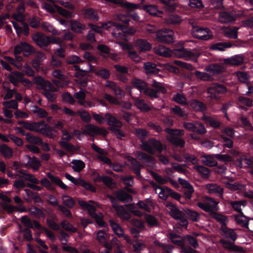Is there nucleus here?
Returning a JSON list of instances; mask_svg holds the SVG:
<instances>
[{"mask_svg": "<svg viewBox=\"0 0 253 253\" xmlns=\"http://www.w3.org/2000/svg\"><path fill=\"white\" fill-rule=\"evenodd\" d=\"M34 124L36 125L37 131L41 126H43V127L41 129V131H43L46 134L50 133L52 130V127L46 124L44 121H41L38 122H35Z\"/></svg>", "mask_w": 253, "mask_h": 253, "instance_id": "44", "label": "nucleus"}, {"mask_svg": "<svg viewBox=\"0 0 253 253\" xmlns=\"http://www.w3.org/2000/svg\"><path fill=\"white\" fill-rule=\"evenodd\" d=\"M144 68L147 75L156 74L159 70L156 68L155 64L151 62H146L144 64Z\"/></svg>", "mask_w": 253, "mask_h": 253, "instance_id": "42", "label": "nucleus"}, {"mask_svg": "<svg viewBox=\"0 0 253 253\" xmlns=\"http://www.w3.org/2000/svg\"><path fill=\"white\" fill-rule=\"evenodd\" d=\"M105 86L112 89L114 94L120 98H123L125 95V92L116 83L107 81L106 83Z\"/></svg>", "mask_w": 253, "mask_h": 253, "instance_id": "13", "label": "nucleus"}, {"mask_svg": "<svg viewBox=\"0 0 253 253\" xmlns=\"http://www.w3.org/2000/svg\"><path fill=\"white\" fill-rule=\"evenodd\" d=\"M23 77V74L18 71L11 72L8 76L9 81L15 86H18L20 80Z\"/></svg>", "mask_w": 253, "mask_h": 253, "instance_id": "21", "label": "nucleus"}, {"mask_svg": "<svg viewBox=\"0 0 253 253\" xmlns=\"http://www.w3.org/2000/svg\"><path fill=\"white\" fill-rule=\"evenodd\" d=\"M92 149L95 151L96 152L100 154L101 155H99L97 157V159L99 160L100 161L103 162L104 164H106L107 165H112L111 160L106 156H103L106 154V152L102 149L98 147L96 144L93 143L91 145Z\"/></svg>", "mask_w": 253, "mask_h": 253, "instance_id": "17", "label": "nucleus"}, {"mask_svg": "<svg viewBox=\"0 0 253 253\" xmlns=\"http://www.w3.org/2000/svg\"><path fill=\"white\" fill-rule=\"evenodd\" d=\"M161 3L163 4L164 9L168 12L175 10L176 4L175 0H159Z\"/></svg>", "mask_w": 253, "mask_h": 253, "instance_id": "32", "label": "nucleus"}, {"mask_svg": "<svg viewBox=\"0 0 253 253\" xmlns=\"http://www.w3.org/2000/svg\"><path fill=\"white\" fill-rule=\"evenodd\" d=\"M206 189L210 194H215L218 196L219 198H222L223 189L214 183H210L206 185Z\"/></svg>", "mask_w": 253, "mask_h": 253, "instance_id": "18", "label": "nucleus"}, {"mask_svg": "<svg viewBox=\"0 0 253 253\" xmlns=\"http://www.w3.org/2000/svg\"><path fill=\"white\" fill-rule=\"evenodd\" d=\"M232 44L228 42H219L213 44L211 46V49L213 50L223 51L227 48L231 47Z\"/></svg>", "mask_w": 253, "mask_h": 253, "instance_id": "37", "label": "nucleus"}, {"mask_svg": "<svg viewBox=\"0 0 253 253\" xmlns=\"http://www.w3.org/2000/svg\"><path fill=\"white\" fill-rule=\"evenodd\" d=\"M227 91L226 87L219 83L211 84L207 89V92L211 99L217 100Z\"/></svg>", "mask_w": 253, "mask_h": 253, "instance_id": "3", "label": "nucleus"}, {"mask_svg": "<svg viewBox=\"0 0 253 253\" xmlns=\"http://www.w3.org/2000/svg\"><path fill=\"white\" fill-rule=\"evenodd\" d=\"M0 152L2 156L7 159H10L13 155L12 149L6 144L0 145Z\"/></svg>", "mask_w": 253, "mask_h": 253, "instance_id": "41", "label": "nucleus"}, {"mask_svg": "<svg viewBox=\"0 0 253 253\" xmlns=\"http://www.w3.org/2000/svg\"><path fill=\"white\" fill-rule=\"evenodd\" d=\"M210 216L221 223V228L227 226L226 223L228 221V219L226 216L220 214L214 211V214H211Z\"/></svg>", "mask_w": 253, "mask_h": 253, "instance_id": "40", "label": "nucleus"}, {"mask_svg": "<svg viewBox=\"0 0 253 253\" xmlns=\"http://www.w3.org/2000/svg\"><path fill=\"white\" fill-rule=\"evenodd\" d=\"M210 29L207 28H202L197 26H192L191 33L196 39L206 41L210 39L211 36L209 34Z\"/></svg>", "mask_w": 253, "mask_h": 253, "instance_id": "6", "label": "nucleus"}, {"mask_svg": "<svg viewBox=\"0 0 253 253\" xmlns=\"http://www.w3.org/2000/svg\"><path fill=\"white\" fill-rule=\"evenodd\" d=\"M72 169L76 172H80L85 168V164L82 160H73L71 162Z\"/></svg>", "mask_w": 253, "mask_h": 253, "instance_id": "45", "label": "nucleus"}, {"mask_svg": "<svg viewBox=\"0 0 253 253\" xmlns=\"http://www.w3.org/2000/svg\"><path fill=\"white\" fill-rule=\"evenodd\" d=\"M115 211L122 219L128 220L130 218V214L122 206H120L119 208L117 209Z\"/></svg>", "mask_w": 253, "mask_h": 253, "instance_id": "52", "label": "nucleus"}, {"mask_svg": "<svg viewBox=\"0 0 253 253\" xmlns=\"http://www.w3.org/2000/svg\"><path fill=\"white\" fill-rule=\"evenodd\" d=\"M184 128L188 131L195 132L199 135H204L207 132L204 125L200 122H185L183 124Z\"/></svg>", "mask_w": 253, "mask_h": 253, "instance_id": "5", "label": "nucleus"}, {"mask_svg": "<svg viewBox=\"0 0 253 253\" xmlns=\"http://www.w3.org/2000/svg\"><path fill=\"white\" fill-rule=\"evenodd\" d=\"M59 143L62 147L69 152H73L77 150L75 147L70 143H68L64 140H60Z\"/></svg>", "mask_w": 253, "mask_h": 253, "instance_id": "61", "label": "nucleus"}, {"mask_svg": "<svg viewBox=\"0 0 253 253\" xmlns=\"http://www.w3.org/2000/svg\"><path fill=\"white\" fill-rule=\"evenodd\" d=\"M46 175L53 183L57 185L62 189H68V187L65 185L58 177L54 176L50 172H47Z\"/></svg>", "mask_w": 253, "mask_h": 253, "instance_id": "35", "label": "nucleus"}, {"mask_svg": "<svg viewBox=\"0 0 253 253\" xmlns=\"http://www.w3.org/2000/svg\"><path fill=\"white\" fill-rule=\"evenodd\" d=\"M202 120L204 121L207 125L215 129L219 128L221 126V123L220 122L217 121L216 119L209 116L206 115H203Z\"/></svg>", "mask_w": 253, "mask_h": 253, "instance_id": "22", "label": "nucleus"}, {"mask_svg": "<svg viewBox=\"0 0 253 253\" xmlns=\"http://www.w3.org/2000/svg\"><path fill=\"white\" fill-rule=\"evenodd\" d=\"M182 22L180 16L176 14L170 15L166 19V22L169 25H176Z\"/></svg>", "mask_w": 253, "mask_h": 253, "instance_id": "49", "label": "nucleus"}, {"mask_svg": "<svg viewBox=\"0 0 253 253\" xmlns=\"http://www.w3.org/2000/svg\"><path fill=\"white\" fill-rule=\"evenodd\" d=\"M66 62L68 64H75L83 63L84 61L80 57L73 55L67 57Z\"/></svg>", "mask_w": 253, "mask_h": 253, "instance_id": "63", "label": "nucleus"}, {"mask_svg": "<svg viewBox=\"0 0 253 253\" xmlns=\"http://www.w3.org/2000/svg\"><path fill=\"white\" fill-rule=\"evenodd\" d=\"M180 52L182 56L194 62H197L198 58L200 55V54L198 52H193L186 49H182L180 50Z\"/></svg>", "mask_w": 253, "mask_h": 253, "instance_id": "24", "label": "nucleus"}, {"mask_svg": "<svg viewBox=\"0 0 253 253\" xmlns=\"http://www.w3.org/2000/svg\"><path fill=\"white\" fill-rule=\"evenodd\" d=\"M220 243L222 245L224 248L228 250L230 252L238 253H242L244 251L242 247L235 245L233 241L231 242L220 239Z\"/></svg>", "mask_w": 253, "mask_h": 253, "instance_id": "9", "label": "nucleus"}, {"mask_svg": "<svg viewBox=\"0 0 253 253\" xmlns=\"http://www.w3.org/2000/svg\"><path fill=\"white\" fill-rule=\"evenodd\" d=\"M149 142L152 147L154 152L157 151L159 153H161L164 149V146L160 140L155 138H151L149 139Z\"/></svg>", "mask_w": 253, "mask_h": 253, "instance_id": "28", "label": "nucleus"}, {"mask_svg": "<svg viewBox=\"0 0 253 253\" xmlns=\"http://www.w3.org/2000/svg\"><path fill=\"white\" fill-rule=\"evenodd\" d=\"M207 71L212 73L213 75H216L223 72V68L219 64H213L210 65L207 68Z\"/></svg>", "mask_w": 253, "mask_h": 253, "instance_id": "47", "label": "nucleus"}, {"mask_svg": "<svg viewBox=\"0 0 253 253\" xmlns=\"http://www.w3.org/2000/svg\"><path fill=\"white\" fill-rule=\"evenodd\" d=\"M127 159L131 163V170L136 174L138 179L141 178V169L143 168V166L139 161L132 157L128 156Z\"/></svg>", "mask_w": 253, "mask_h": 253, "instance_id": "10", "label": "nucleus"}, {"mask_svg": "<svg viewBox=\"0 0 253 253\" xmlns=\"http://www.w3.org/2000/svg\"><path fill=\"white\" fill-rule=\"evenodd\" d=\"M235 12L222 11L219 14V21L222 23H234L236 20Z\"/></svg>", "mask_w": 253, "mask_h": 253, "instance_id": "8", "label": "nucleus"}, {"mask_svg": "<svg viewBox=\"0 0 253 253\" xmlns=\"http://www.w3.org/2000/svg\"><path fill=\"white\" fill-rule=\"evenodd\" d=\"M115 195L119 201L122 202H127L132 200L131 196L122 189H120L116 191Z\"/></svg>", "mask_w": 253, "mask_h": 253, "instance_id": "25", "label": "nucleus"}, {"mask_svg": "<svg viewBox=\"0 0 253 253\" xmlns=\"http://www.w3.org/2000/svg\"><path fill=\"white\" fill-rule=\"evenodd\" d=\"M31 110L33 114H37V116L40 118H45L47 117V112L43 109L40 108L38 106H32Z\"/></svg>", "mask_w": 253, "mask_h": 253, "instance_id": "43", "label": "nucleus"}, {"mask_svg": "<svg viewBox=\"0 0 253 253\" xmlns=\"http://www.w3.org/2000/svg\"><path fill=\"white\" fill-rule=\"evenodd\" d=\"M70 26L71 30L79 34H82L84 31L86 29L85 25L82 24L77 20H72L70 21Z\"/></svg>", "mask_w": 253, "mask_h": 253, "instance_id": "16", "label": "nucleus"}, {"mask_svg": "<svg viewBox=\"0 0 253 253\" xmlns=\"http://www.w3.org/2000/svg\"><path fill=\"white\" fill-rule=\"evenodd\" d=\"M62 200L64 204L68 208H72L75 204V202L74 199L69 196H63L62 197Z\"/></svg>", "mask_w": 253, "mask_h": 253, "instance_id": "60", "label": "nucleus"}, {"mask_svg": "<svg viewBox=\"0 0 253 253\" xmlns=\"http://www.w3.org/2000/svg\"><path fill=\"white\" fill-rule=\"evenodd\" d=\"M78 204L83 209L86 210L92 217L97 214L95 213L96 208L93 206L83 200H79Z\"/></svg>", "mask_w": 253, "mask_h": 253, "instance_id": "29", "label": "nucleus"}, {"mask_svg": "<svg viewBox=\"0 0 253 253\" xmlns=\"http://www.w3.org/2000/svg\"><path fill=\"white\" fill-rule=\"evenodd\" d=\"M132 84L135 88H137L141 93H143L145 89L148 86L147 83L137 78H134L132 80Z\"/></svg>", "mask_w": 253, "mask_h": 253, "instance_id": "30", "label": "nucleus"}, {"mask_svg": "<svg viewBox=\"0 0 253 253\" xmlns=\"http://www.w3.org/2000/svg\"><path fill=\"white\" fill-rule=\"evenodd\" d=\"M236 76L239 81L243 83H248L250 81V76L245 72L238 71L235 73Z\"/></svg>", "mask_w": 253, "mask_h": 253, "instance_id": "53", "label": "nucleus"}, {"mask_svg": "<svg viewBox=\"0 0 253 253\" xmlns=\"http://www.w3.org/2000/svg\"><path fill=\"white\" fill-rule=\"evenodd\" d=\"M170 215L172 218L176 220L180 219L183 215H185V211H180L177 208L171 209Z\"/></svg>", "mask_w": 253, "mask_h": 253, "instance_id": "59", "label": "nucleus"}, {"mask_svg": "<svg viewBox=\"0 0 253 253\" xmlns=\"http://www.w3.org/2000/svg\"><path fill=\"white\" fill-rule=\"evenodd\" d=\"M173 100L177 103L182 105L188 104L186 102V97L184 96V95L179 93H177L173 95Z\"/></svg>", "mask_w": 253, "mask_h": 253, "instance_id": "62", "label": "nucleus"}, {"mask_svg": "<svg viewBox=\"0 0 253 253\" xmlns=\"http://www.w3.org/2000/svg\"><path fill=\"white\" fill-rule=\"evenodd\" d=\"M134 103L136 107L142 112H148L151 110L150 107L143 99L137 98L134 100Z\"/></svg>", "mask_w": 253, "mask_h": 253, "instance_id": "36", "label": "nucleus"}, {"mask_svg": "<svg viewBox=\"0 0 253 253\" xmlns=\"http://www.w3.org/2000/svg\"><path fill=\"white\" fill-rule=\"evenodd\" d=\"M98 50L102 53L105 54V58H109L112 60H116L117 57V54L111 53V49L106 45L101 44L97 46Z\"/></svg>", "mask_w": 253, "mask_h": 253, "instance_id": "20", "label": "nucleus"}, {"mask_svg": "<svg viewBox=\"0 0 253 253\" xmlns=\"http://www.w3.org/2000/svg\"><path fill=\"white\" fill-rule=\"evenodd\" d=\"M156 39L158 42L166 44L174 42L175 37L173 30L167 28H163L156 32Z\"/></svg>", "mask_w": 253, "mask_h": 253, "instance_id": "2", "label": "nucleus"}, {"mask_svg": "<svg viewBox=\"0 0 253 253\" xmlns=\"http://www.w3.org/2000/svg\"><path fill=\"white\" fill-rule=\"evenodd\" d=\"M167 138L170 143L176 146L183 147L185 145V141L181 138L175 136H167Z\"/></svg>", "mask_w": 253, "mask_h": 253, "instance_id": "38", "label": "nucleus"}, {"mask_svg": "<svg viewBox=\"0 0 253 253\" xmlns=\"http://www.w3.org/2000/svg\"><path fill=\"white\" fill-rule=\"evenodd\" d=\"M84 16L85 19L92 22H97L99 19L97 11L93 8L89 7L84 10Z\"/></svg>", "mask_w": 253, "mask_h": 253, "instance_id": "15", "label": "nucleus"}, {"mask_svg": "<svg viewBox=\"0 0 253 253\" xmlns=\"http://www.w3.org/2000/svg\"><path fill=\"white\" fill-rule=\"evenodd\" d=\"M146 221L151 227L157 226L159 224L157 219L151 214L146 215Z\"/></svg>", "mask_w": 253, "mask_h": 253, "instance_id": "64", "label": "nucleus"}, {"mask_svg": "<svg viewBox=\"0 0 253 253\" xmlns=\"http://www.w3.org/2000/svg\"><path fill=\"white\" fill-rule=\"evenodd\" d=\"M188 105L197 112L204 113L207 110L206 104L198 99H193L190 100Z\"/></svg>", "mask_w": 253, "mask_h": 253, "instance_id": "12", "label": "nucleus"}, {"mask_svg": "<svg viewBox=\"0 0 253 253\" xmlns=\"http://www.w3.org/2000/svg\"><path fill=\"white\" fill-rule=\"evenodd\" d=\"M96 223L101 227H106L107 223L103 219V215L101 213H97L92 217Z\"/></svg>", "mask_w": 253, "mask_h": 253, "instance_id": "55", "label": "nucleus"}, {"mask_svg": "<svg viewBox=\"0 0 253 253\" xmlns=\"http://www.w3.org/2000/svg\"><path fill=\"white\" fill-rule=\"evenodd\" d=\"M234 220L236 223L240 225L241 227L248 228L249 222L250 219L248 217L244 214V216H241V214L234 215Z\"/></svg>", "mask_w": 253, "mask_h": 253, "instance_id": "26", "label": "nucleus"}, {"mask_svg": "<svg viewBox=\"0 0 253 253\" xmlns=\"http://www.w3.org/2000/svg\"><path fill=\"white\" fill-rule=\"evenodd\" d=\"M29 211L31 214L37 217L45 218V214L42 211V209L36 207V206H32L29 209Z\"/></svg>", "mask_w": 253, "mask_h": 253, "instance_id": "50", "label": "nucleus"}, {"mask_svg": "<svg viewBox=\"0 0 253 253\" xmlns=\"http://www.w3.org/2000/svg\"><path fill=\"white\" fill-rule=\"evenodd\" d=\"M221 235L225 238L230 239L232 242H235L237 236L234 230L226 226L220 228Z\"/></svg>", "mask_w": 253, "mask_h": 253, "instance_id": "23", "label": "nucleus"}, {"mask_svg": "<svg viewBox=\"0 0 253 253\" xmlns=\"http://www.w3.org/2000/svg\"><path fill=\"white\" fill-rule=\"evenodd\" d=\"M136 157L139 160L144 161L146 163L151 164L155 163V158L154 157L141 151H137L136 152Z\"/></svg>", "mask_w": 253, "mask_h": 253, "instance_id": "31", "label": "nucleus"}, {"mask_svg": "<svg viewBox=\"0 0 253 253\" xmlns=\"http://www.w3.org/2000/svg\"><path fill=\"white\" fill-rule=\"evenodd\" d=\"M32 39L41 47H46L51 42L49 37L39 33L34 34Z\"/></svg>", "mask_w": 253, "mask_h": 253, "instance_id": "7", "label": "nucleus"}, {"mask_svg": "<svg viewBox=\"0 0 253 253\" xmlns=\"http://www.w3.org/2000/svg\"><path fill=\"white\" fill-rule=\"evenodd\" d=\"M76 185H80L92 192H96V188L92 184L81 178L78 179Z\"/></svg>", "mask_w": 253, "mask_h": 253, "instance_id": "46", "label": "nucleus"}, {"mask_svg": "<svg viewBox=\"0 0 253 253\" xmlns=\"http://www.w3.org/2000/svg\"><path fill=\"white\" fill-rule=\"evenodd\" d=\"M196 170L200 173L203 178H208L210 176L211 170L207 167L202 165L197 166Z\"/></svg>", "mask_w": 253, "mask_h": 253, "instance_id": "51", "label": "nucleus"}, {"mask_svg": "<svg viewBox=\"0 0 253 253\" xmlns=\"http://www.w3.org/2000/svg\"><path fill=\"white\" fill-rule=\"evenodd\" d=\"M95 74L97 76L104 79H108L110 76V71L105 68H101L97 70L95 72Z\"/></svg>", "mask_w": 253, "mask_h": 253, "instance_id": "56", "label": "nucleus"}, {"mask_svg": "<svg viewBox=\"0 0 253 253\" xmlns=\"http://www.w3.org/2000/svg\"><path fill=\"white\" fill-rule=\"evenodd\" d=\"M105 121L110 127H121L123 126L122 122L110 113L105 114Z\"/></svg>", "mask_w": 253, "mask_h": 253, "instance_id": "14", "label": "nucleus"}, {"mask_svg": "<svg viewBox=\"0 0 253 253\" xmlns=\"http://www.w3.org/2000/svg\"><path fill=\"white\" fill-rule=\"evenodd\" d=\"M135 46L139 52L150 51L152 48L151 44L145 39H139L135 42Z\"/></svg>", "mask_w": 253, "mask_h": 253, "instance_id": "11", "label": "nucleus"}, {"mask_svg": "<svg viewBox=\"0 0 253 253\" xmlns=\"http://www.w3.org/2000/svg\"><path fill=\"white\" fill-rule=\"evenodd\" d=\"M210 216L221 223V228L227 226L226 223L228 221V219L226 216L220 214L214 211V214H211Z\"/></svg>", "mask_w": 253, "mask_h": 253, "instance_id": "39", "label": "nucleus"}, {"mask_svg": "<svg viewBox=\"0 0 253 253\" xmlns=\"http://www.w3.org/2000/svg\"><path fill=\"white\" fill-rule=\"evenodd\" d=\"M85 128L89 133L100 134L104 136H106L107 134V131L105 128L99 127L91 124L86 125Z\"/></svg>", "mask_w": 253, "mask_h": 253, "instance_id": "19", "label": "nucleus"}, {"mask_svg": "<svg viewBox=\"0 0 253 253\" xmlns=\"http://www.w3.org/2000/svg\"><path fill=\"white\" fill-rule=\"evenodd\" d=\"M16 54L22 53L23 56L28 57L36 53L35 48L26 42H20L15 45Z\"/></svg>", "mask_w": 253, "mask_h": 253, "instance_id": "4", "label": "nucleus"}, {"mask_svg": "<svg viewBox=\"0 0 253 253\" xmlns=\"http://www.w3.org/2000/svg\"><path fill=\"white\" fill-rule=\"evenodd\" d=\"M26 139L29 143L36 145H39L42 142V139L41 137L34 136L30 132L26 133Z\"/></svg>", "mask_w": 253, "mask_h": 253, "instance_id": "48", "label": "nucleus"}, {"mask_svg": "<svg viewBox=\"0 0 253 253\" xmlns=\"http://www.w3.org/2000/svg\"><path fill=\"white\" fill-rule=\"evenodd\" d=\"M185 215L189 220L193 222H198L200 219L199 213L192 209H186L184 210Z\"/></svg>", "mask_w": 253, "mask_h": 253, "instance_id": "27", "label": "nucleus"}, {"mask_svg": "<svg viewBox=\"0 0 253 253\" xmlns=\"http://www.w3.org/2000/svg\"><path fill=\"white\" fill-rule=\"evenodd\" d=\"M53 4V5L46 2H43L42 4V7L47 12L51 13H54L57 11L56 6H58L54 4V3Z\"/></svg>", "mask_w": 253, "mask_h": 253, "instance_id": "58", "label": "nucleus"}, {"mask_svg": "<svg viewBox=\"0 0 253 253\" xmlns=\"http://www.w3.org/2000/svg\"><path fill=\"white\" fill-rule=\"evenodd\" d=\"M34 82L39 88L44 90L43 95L45 96L50 102H54L57 95L51 91H55L56 88L49 81L45 80L42 77L38 76L34 78Z\"/></svg>", "mask_w": 253, "mask_h": 253, "instance_id": "1", "label": "nucleus"}, {"mask_svg": "<svg viewBox=\"0 0 253 253\" xmlns=\"http://www.w3.org/2000/svg\"><path fill=\"white\" fill-rule=\"evenodd\" d=\"M143 9L152 16L161 17L162 14V12L158 10L157 6L154 5H143Z\"/></svg>", "mask_w": 253, "mask_h": 253, "instance_id": "33", "label": "nucleus"}, {"mask_svg": "<svg viewBox=\"0 0 253 253\" xmlns=\"http://www.w3.org/2000/svg\"><path fill=\"white\" fill-rule=\"evenodd\" d=\"M197 206L199 208L206 212H209L210 215L214 214V211L212 209L211 205L203 202H198Z\"/></svg>", "mask_w": 253, "mask_h": 253, "instance_id": "57", "label": "nucleus"}, {"mask_svg": "<svg viewBox=\"0 0 253 253\" xmlns=\"http://www.w3.org/2000/svg\"><path fill=\"white\" fill-rule=\"evenodd\" d=\"M164 131L170 136H182L184 135V131L182 129L167 127L164 129Z\"/></svg>", "mask_w": 253, "mask_h": 253, "instance_id": "54", "label": "nucleus"}, {"mask_svg": "<svg viewBox=\"0 0 253 253\" xmlns=\"http://www.w3.org/2000/svg\"><path fill=\"white\" fill-rule=\"evenodd\" d=\"M157 54L164 57H169L171 55V51L168 47L163 45H159L155 48Z\"/></svg>", "mask_w": 253, "mask_h": 253, "instance_id": "34", "label": "nucleus"}]
</instances>
